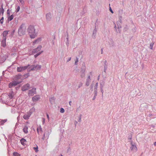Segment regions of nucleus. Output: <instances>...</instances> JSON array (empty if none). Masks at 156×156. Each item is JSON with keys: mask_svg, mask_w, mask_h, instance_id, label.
<instances>
[{"mask_svg": "<svg viewBox=\"0 0 156 156\" xmlns=\"http://www.w3.org/2000/svg\"><path fill=\"white\" fill-rule=\"evenodd\" d=\"M35 29L34 26L30 25L28 27L27 31L31 38H34L37 36V34L35 32Z\"/></svg>", "mask_w": 156, "mask_h": 156, "instance_id": "nucleus-1", "label": "nucleus"}, {"mask_svg": "<svg viewBox=\"0 0 156 156\" xmlns=\"http://www.w3.org/2000/svg\"><path fill=\"white\" fill-rule=\"evenodd\" d=\"M26 27L25 24L22 23L19 27L18 30V34L19 36H22L25 34Z\"/></svg>", "mask_w": 156, "mask_h": 156, "instance_id": "nucleus-2", "label": "nucleus"}, {"mask_svg": "<svg viewBox=\"0 0 156 156\" xmlns=\"http://www.w3.org/2000/svg\"><path fill=\"white\" fill-rule=\"evenodd\" d=\"M86 70V68L85 66V64L84 63H83L82 64V68L81 69V70L80 71V76L82 78H83L85 76V72Z\"/></svg>", "mask_w": 156, "mask_h": 156, "instance_id": "nucleus-3", "label": "nucleus"}, {"mask_svg": "<svg viewBox=\"0 0 156 156\" xmlns=\"http://www.w3.org/2000/svg\"><path fill=\"white\" fill-rule=\"evenodd\" d=\"M30 66V65H28L27 66H20L18 67L17 68V70L18 72H21L23 71L26 69H27L28 68L29 66Z\"/></svg>", "mask_w": 156, "mask_h": 156, "instance_id": "nucleus-4", "label": "nucleus"}, {"mask_svg": "<svg viewBox=\"0 0 156 156\" xmlns=\"http://www.w3.org/2000/svg\"><path fill=\"white\" fill-rule=\"evenodd\" d=\"M30 84L29 83H27L21 87V90L23 91H24L28 90L30 88Z\"/></svg>", "mask_w": 156, "mask_h": 156, "instance_id": "nucleus-5", "label": "nucleus"}, {"mask_svg": "<svg viewBox=\"0 0 156 156\" xmlns=\"http://www.w3.org/2000/svg\"><path fill=\"white\" fill-rule=\"evenodd\" d=\"M41 48L42 46L41 45H39L37 48L33 50L32 51V53L35 54L37 52L41 50Z\"/></svg>", "mask_w": 156, "mask_h": 156, "instance_id": "nucleus-6", "label": "nucleus"}, {"mask_svg": "<svg viewBox=\"0 0 156 156\" xmlns=\"http://www.w3.org/2000/svg\"><path fill=\"white\" fill-rule=\"evenodd\" d=\"M147 105L146 103H144L140 105V108L141 110H144L147 108Z\"/></svg>", "mask_w": 156, "mask_h": 156, "instance_id": "nucleus-7", "label": "nucleus"}, {"mask_svg": "<svg viewBox=\"0 0 156 156\" xmlns=\"http://www.w3.org/2000/svg\"><path fill=\"white\" fill-rule=\"evenodd\" d=\"M35 88H33L32 89L29 90L28 95H32L33 93H35L36 92Z\"/></svg>", "mask_w": 156, "mask_h": 156, "instance_id": "nucleus-8", "label": "nucleus"}, {"mask_svg": "<svg viewBox=\"0 0 156 156\" xmlns=\"http://www.w3.org/2000/svg\"><path fill=\"white\" fill-rule=\"evenodd\" d=\"M131 146L130 147V149L132 151H136L137 150V147L136 146L134 145L133 144V142L131 141Z\"/></svg>", "mask_w": 156, "mask_h": 156, "instance_id": "nucleus-9", "label": "nucleus"}, {"mask_svg": "<svg viewBox=\"0 0 156 156\" xmlns=\"http://www.w3.org/2000/svg\"><path fill=\"white\" fill-rule=\"evenodd\" d=\"M6 38H3L1 41V45L3 47H5L6 46Z\"/></svg>", "mask_w": 156, "mask_h": 156, "instance_id": "nucleus-10", "label": "nucleus"}, {"mask_svg": "<svg viewBox=\"0 0 156 156\" xmlns=\"http://www.w3.org/2000/svg\"><path fill=\"white\" fill-rule=\"evenodd\" d=\"M91 81V79L90 78V76H89L86 79V85L88 86L90 85V83Z\"/></svg>", "mask_w": 156, "mask_h": 156, "instance_id": "nucleus-11", "label": "nucleus"}, {"mask_svg": "<svg viewBox=\"0 0 156 156\" xmlns=\"http://www.w3.org/2000/svg\"><path fill=\"white\" fill-rule=\"evenodd\" d=\"M40 99V97L38 95H36L32 98V100L34 102L38 101Z\"/></svg>", "mask_w": 156, "mask_h": 156, "instance_id": "nucleus-12", "label": "nucleus"}, {"mask_svg": "<svg viewBox=\"0 0 156 156\" xmlns=\"http://www.w3.org/2000/svg\"><path fill=\"white\" fill-rule=\"evenodd\" d=\"M28 72H30L31 71L34 70V65H32L29 66L27 69Z\"/></svg>", "mask_w": 156, "mask_h": 156, "instance_id": "nucleus-13", "label": "nucleus"}, {"mask_svg": "<svg viewBox=\"0 0 156 156\" xmlns=\"http://www.w3.org/2000/svg\"><path fill=\"white\" fill-rule=\"evenodd\" d=\"M51 15L50 13H47L46 15V19L47 20L50 21L51 19Z\"/></svg>", "mask_w": 156, "mask_h": 156, "instance_id": "nucleus-14", "label": "nucleus"}, {"mask_svg": "<svg viewBox=\"0 0 156 156\" xmlns=\"http://www.w3.org/2000/svg\"><path fill=\"white\" fill-rule=\"evenodd\" d=\"M97 32V30L96 29V26H95V29L93 30L92 34V37L94 39H95L96 38L95 36Z\"/></svg>", "mask_w": 156, "mask_h": 156, "instance_id": "nucleus-15", "label": "nucleus"}, {"mask_svg": "<svg viewBox=\"0 0 156 156\" xmlns=\"http://www.w3.org/2000/svg\"><path fill=\"white\" fill-rule=\"evenodd\" d=\"M9 32V31L5 30L2 33V35L3 36V38H6V36L8 34Z\"/></svg>", "mask_w": 156, "mask_h": 156, "instance_id": "nucleus-16", "label": "nucleus"}, {"mask_svg": "<svg viewBox=\"0 0 156 156\" xmlns=\"http://www.w3.org/2000/svg\"><path fill=\"white\" fill-rule=\"evenodd\" d=\"M20 141L21 144L23 145H24L25 144V143L27 142V141L26 139L23 138L21 139L20 140Z\"/></svg>", "mask_w": 156, "mask_h": 156, "instance_id": "nucleus-17", "label": "nucleus"}, {"mask_svg": "<svg viewBox=\"0 0 156 156\" xmlns=\"http://www.w3.org/2000/svg\"><path fill=\"white\" fill-rule=\"evenodd\" d=\"M55 100V98L54 97L51 98L49 99V101L52 105L54 103Z\"/></svg>", "mask_w": 156, "mask_h": 156, "instance_id": "nucleus-18", "label": "nucleus"}, {"mask_svg": "<svg viewBox=\"0 0 156 156\" xmlns=\"http://www.w3.org/2000/svg\"><path fill=\"white\" fill-rule=\"evenodd\" d=\"M16 79L17 80H18L19 79H21V80H23V76L20 74H18V75H16Z\"/></svg>", "mask_w": 156, "mask_h": 156, "instance_id": "nucleus-19", "label": "nucleus"}, {"mask_svg": "<svg viewBox=\"0 0 156 156\" xmlns=\"http://www.w3.org/2000/svg\"><path fill=\"white\" fill-rule=\"evenodd\" d=\"M100 87H103L105 84V82L103 80H101L100 81Z\"/></svg>", "mask_w": 156, "mask_h": 156, "instance_id": "nucleus-20", "label": "nucleus"}, {"mask_svg": "<svg viewBox=\"0 0 156 156\" xmlns=\"http://www.w3.org/2000/svg\"><path fill=\"white\" fill-rule=\"evenodd\" d=\"M7 121V119H5L4 120H2L0 121V125H3L4 123L6 122Z\"/></svg>", "mask_w": 156, "mask_h": 156, "instance_id": "nucleus-21", "label": "nucleus"}, {"mask_svg": "<svg viewBox=\"0 0 156 156\" xmlns=\"http://www.w3.org/2000/svg\"><path fill=\"white\" fill-rule=\"evenodd\" d=\"M39 131H40L41 132V133L43 132L42 128H41V126H40L39 127L37 128V133H38L39 134Z\"/></svg>", "mask_w": 156, "mask_h": 156, "instance_id": "nucleus-22", "label": "nucleus"}, {"mask_svg": "<svg viewBox=\"0 0 156 156\" xmlns=\"http://www.w3.org/2000/svg\"><path fill=\"white\" fill-rule=\"evenodd\" d=\"M28 128L27 126H25L23 129V131L25 133H28Z\"/></svg>", "mask_w": 156, "mask_h": 156, "instance_id": "nucleus-23", "label": "nucleus"}, {"mask_svg": "<svg viewBox=\"0 0 156 156\" xmlns=\"http://www.w3.org/2000/svg\"><path fill=\"white\" fill-rule=\"evenodd\" d=\"M30 116V115H29L25 114L24 115L23 117L25 119L27 120L29 119Z\"/></svg>", "mask_w": 156, "mask_h": 156, "instance_id": "nucleus-24", "label": "nucleus"}, {"mask_svg": "<svg viewBox=\"0 0 156 156\" xmlns=\"http://www.w3.org/2000/svg\"><path fill=\"white\" fill-rule=\"evenodd\" d=\"M8 96H9V98H10L11 99H12L13 97V92H12L9 93L8 95Z\"/></svg>", "mask_w": 156, "mask_h": 156, "instance_id": "nucleus-25", "label": "nucleus"}, {"mask_svg": "<svg viewBox=\"0 0 156 156\" xmlns=\"http://www.w3.org/2000/svg\"><path fill=\"white\" fill-rule=\"evenodd\" d=\"M21 82V81L20 82H17L16 81H14L12 83L13 85V86H15L17 85L18 84H19Z\"/></svg>", "mask_w": 156, "mask_h": 156, "instance_id": "nucleus-26", "label": "nucleus"}, {"mask_svg": "<svg viewBox=\"0 0 156 156\" xmlns=\"http://www.w3.org/2000/svg\"><path fill=\"white\" fill-rule=\"evenodd\" d=\"M2 7L0 8V13L2 14V15H3L4 12V9L3 8V5H1Z\"/></svg>", "mask_w": 156, "mask_h": 156, "instance_id": "nucleus-27", "label": "nucleus"}, {"mask_svg": "<svg viewBox=\"0 0 156 156\" xmlns=\"http://www.w3.org/2000/svg\"><path fill=\"white\" fill-rule=\"evenodd\" d=\"M41 41V38H38L36 40H35L33 42V44H35L37 42H39Z\"/></svg>", "mask_w": 156, "mask_h": 156, "instance_id": "nucleus-28", "label": "nucleus"}, {"mask_svg": "<svg viewBox=\"0 0 156 156\" xmlns=\"http://www.w3.org/2000/svg\"><path fill=\"white\" fill-rule=\"evenodd\" d=\"M14 16L13 15H12L10 16H9V17L8 18V20L9 21H10L12 20Z\"/></svg>", "mask_w": 156, "mask_h": 156, "instance_id": "nucleus-29", "label": "nucleus"}, {"mask_svg": "<svg viewBox=\"0 0 156 156\" xmlns=\"http://www.w3.org/2000/svg\"><path fill=\"white\" fill-rule=\"evenodd\" d=\"M43 52V51H41L37 53L34 55L35 58H36L39 55L41 54Z\"/></svg>", "mask_w": 156, "mask_h": 156, "instance_id": "nucleus-30", "label": "nucleus"}, {"mask_svg": "<svg viewBox=\"0 0 156 156\" xmlns=\"http://www.w3.org/2000/svg\"><path fill=\"white\" fill-rule=\"evenodd\" d=\"M29 76V73H27L25 74L23 76V79L25 78H27Z\"/></svg>", "mask_w": 156, "mask_h": 156, "instance_id": "nucleus-31", "label": "nucleus"}, {"mask_svg": "<svg viewBox=\"0 0 156 156\" xmlns=\"http://www.w3.org/2000/svg\"><path fill=\"white\" fill-rule=\"evenodd\" d=\"M44 133L45 134V135H46V137H47V138L48 139L50 135L49 132L48 131H47L45 132Z\"/></svg>", "mask_w": 156, "mask_h": 156, "instance_id": "nucleus-32", "label": "nucleus"}, {"mask_svg": "<svg viewBox=\"0 0 156 156\" xmlns=\"http://www.w3.org/2000/svg\"><path fill=\"white\" fill-rule=\"evenodd\" d=\"M119 16L122 15L123 14V10L122 9H120L119 10Z\"/></svg>", "mask_w": 156, "mask_h": 156, "instance_id": "nucleus-33", "label": "nucleus"}, {"mask_svg": "<svg viewBox=\"0 0 156 156\" xmlns=\"http://www.w3.org/2000/svg\"><path fill=\"white\" fill-rule=\"evenodd\" d=\"M36 67V70H39L41 69V66L39 65H37L35 66Z\"/></svg>", "mask_w": 156, "mask_h": 156, "instance_id": "nucleus-34", "label": "nucleus"}, {"mask_svg": "<svg viewBox=\"0 0 156 156\" xmlns=\"http://www.w3.org/2000/svg\"><path fill=\"white\" fill-rule=\"evenodd\" d=\"M14 156H20V154L17 152H14L13 153Z\"/></svg>", "mask_w": 156, "mask_h": 156, "instance_id": "nucleus-35", "label": "nucleus"}, {"mask_svg": "<svg viewBox=\"0 0 156 156\" xmlns=\"http://www.w3.org/2000/svg\"><path fill=\"white\" fill-rule=\"evenodd\" d=\"M104 72L106 73V71L107 69V64H105L104 65Z\"/></svg>", "mask_w": 156, "mask_h": 156, "instance_id": "nucleus-36", "label": "nucleus"}, {"mask_svg": "<svg viewBox=\"0 0 156 156\" xmlns=\"http://www.w3.org/2000/svg\"><path fill=\"white\" fill-rule=\"evenodd\" d=\"M154 44V42H152V43H151L150 45V48L151 49H153V45Z\"/></svg>", "mask_w": 156, "mask_h": 156, "instance_id": "nucleus-37", "label": "nucleus"}, {"mask_svg": "<svg viewBox=\"0 0 156 156\" xmlns=\"http://www.w3.org/2000/svg\"><path fill=\"white\" fill-rule=\"evenodd\" d=\"M122 15L119 16V22H120L121 23H122Z\"/></svg>", "mask_w": 156, "mask_h": 156, "instance_id": "nucleus-38", "label": "nucleus"}, {"mask_svg": "<svg viewBox=\"0 0 156 156\" xmlns=\"http://www.w3.org/2000/svg\"><path fill=\"white\" fill-rule=\"evenodd\" d=\"M129 29V27L127 25H126L125 27L124 28L123 30L125 31H126Z\"/></svg>", "mask_w": 156, "mask_h": 156, "instance_id": "nucleus-39", "label": "nucleus"}, {"mask_svg": "<svg viewBox=\"0 0 156 156\" xmlns=\"http://www.w3.org/2000/svg\"><path fill=\"white\" fill-rule=\"evenodd\" d=\"M20 7L19 6H18L17 7V8L16 9V12H18L20 10Z\"/></svg>", "mask_w": 156, "mask_h": 156, "instance_id": "nucleus-40", "label": "nucleus"}, {"mask_svg": "<svg viewBox=\"0 0 156 156\" xmlns=\"http://www.w3.org/2000/svg\"><path fill=\"white\" fill-rule=\"evenodd\" d=\"M117 24L118 25V29H121L122 27L120 25L119 22H117Z\"/></svg>", "mask_w": 156, "mask_h": 156, "instance_id": "nucleus-41", "label": "nucleus"}, {"mask_svg": "<svg viewBox=\"0 0 156 156\" xmlns=\"http://www.w3.org/2000/svg\"><path fill=\"white\" fill-rule=\"evenodd\" d=\"M98 85V83H96V84L95 85L94 90H97Z\"/></svg>", "mask_w": 156, "mask_h": 156, "instance_id": "nucleus-42", "label": "nucleus"}, {"mask_svg": "<svg viewBox=\"0 0 156 156\" xmlns=\"http://www.w3.org/2000/svg\"><path fill=\"white\" fill-rule=\"evenodd\" d=\"M9 88H11L13 87V85L12 83L11 82L9 83Z\"/></svg>", "mask_w": 156, "mask_h": 156, "instance_id": "nucleus-43", "label": "nucleus"}, {"mask_svg": "<svg viewBox=\"0 0 156 156\" xmlns=\"http://www.w3.org/2000/svg\"><path fill=\"white\" fill-rule=\"evenodd\" d=\"M82 116V115L80 114V115L79 116V120H78V122H80L81 121V117Z\"/></svg>", "mask_w": 156, "mask_h": 156, "instance_id": "nucleus-44", "label": "nucleus"}, {"mask_svg": "<svg viewBox=\"0 0 156 156\" xmlns=\"http://www.w3.org/2000/svg\"><path fill=\"white\" fill-rule=\"evenodd\" d=\"M64 112H65V110L63 108H61L60 109V112L61 113H63Z\"/></svg>", "mask_w": 156, "mask_h": 156, "instance_id": "nucleus-45", "label": "nucleus"}, {"mask_svg": "<svg viewBox=\"0 0 156 156\" xmlns=\"http://www.w3.org/2000/svg\"><path fill=\"white\" fill-rule=\"evenodd\" d=\"M38 147H34V149L35 151L36 152H37L38 151Z\"/></svg>", "mask_w": 156, "mask_h": 156, "instance_id": "nucleus-46", "label": "nucleus"}, {"mask_svg": "<svg viewBox=\"0 0 156 156\" xmlns=\"http://www.w3.org/2000/svg\"><path fill=\"white\" fill-rule=\"evenodd\" d=\"M4 20V17H2L0 20V22L1 24H2L3 23Z\"/></svg>", "mask_w": 156, "mask_h": 156, "instance_id": "nucleus-47", "label": "nucleus"}, {"mask_svg": "<svg viewBox=\"0 0 156 156\" xmlns=\"http://www.w3.org/2000/svg\"><path fill=\"white\" fill-rule=\"evenodd\" d=\"M78 62V58L77 57H76V60L75 62V64L76 65H77V62Z\"/></svg>", "mask_w": 156, "mask_h": 156, "instance_id": "nucleus-48", "label": "nucleus"}, {"mask_svg": "<svg viewBox=\"0 0 156 156\" xmlns=\"http://www.w3.org/2000/svg\"><path fill=\"white\" fill-rule=\"evenodd\" d=\"M103 87H100L101 90V92L102 93V96H103V93H104V90H103Z\"/></svg>", "mask_w": 156, "mask_h": 156, "instance_id": "nucleus-49", "label": "nucleus"}, {"mask_svg": "<svg viewBox=\"0 0 156 156\" xmlns=\"http://www.w3.org/2000/svg\"><path fill=\"white\" fill-rule=\"evenodd\" d=\"M94 95H95V96H97V94H98L97 90H94Z\"/></svg>", "mask_w": 156, "mask_h": 156, "instance_id": "nucleus-50", "label": "nucleus"}, {"mask_svg": "<svg viewBox=\"0 0 156 156\" xmlns=\"http://www.w3.org/2000/svg\"><path fill=\"white\" fill-rule=\"evenodd\" d=\"M7 13L8 16H10V11H9V9L7 10Z\"/></svg>", "mask_w": 156, "mask_h": 156, "instance_id": "nucleus-51", "label": "nucleus"}, {"mask_svg": "<svg viewBox=\"0 0 156 156\" xmlns=\"http://www.w3.org/2000/svg\"><path fill=\"white\" fill-rule=\"evenodd\" d=\"M82 85H83V83H81V82L80 83L79 85L78 88H80V87H81L82 86Z\"/></svg>", "mask_w": 156, "mask_h": 156, "instance_id": "nucleus-52", "label": "nucleus"}, {"mask_svg": "<svg viewBox=\"0 0 156 156\" xmlns=\"http://www.w3.org/2000/svg\"><path fill=\"white\" fill-rule=\"evenodd\" d=\"M132 135H130V136H129V137H128V139L129 140H131L132 139Z\"/></svg>", "mask_w": 156, "mask_h": 156, "instance_id": "nucleus-53", "label": "nucleus"}, {"mask_svg": "<svg viewBox=\"0 0 156 156\" xmlns=\"http://www.w3.org/2000/svg\"><path fill=\"white\" fill-rule=\"evenodd\" d=\"M45 133H44V135L42 138V139L43 140H44V138H45Z\"/></svg>", "mask_w": 156, "mask_h": 156, "instance_id": "nucleus-54", "label": "nucleus"}, {"mask_svg": "<svg viewBox=\"0 0 156 156\" xmlns=\"http://www.w3.org/2000/svg\"><path fill=\"white\" fill-rule=\"evenodd\" d=\"M109 10L112 13H114L113 11H112V9L110 7Z\"/></svg>", "mask_w": 156, "mask_h": 156, "instance_id": "nucleus-55", "label": "nucleus"}, {"mask_svg": "<svg viewBox=\"0 0 156 156\" xmlns=\"http://www.w3.org/2000/svg\"><path fill=\"white\" fill-rule=\"evenodd\" d=\"M121 30L120 29H118V31H116L117 32V33H121Z\"/></svg>", "mask_w": 156, "mask_h": 156, "instance_id": "nucleus-56", "label": "nucleus"}, {"mask_svg": "<svg viewBox=\"0 0 156 156\" xmlns=\"http://www.w3.org/2000/svg\"><path fill=\"white\" fill-rule=\"evenodd\" d=\"M15 32V30H13L11 33V34H12V35L14 34Z\"/></svg>", "mask_w": 156, "mask_h": 156, "instance_id": "nucleus-57", "label": "nucleus"}, {"mask_svg": "<svg viewBox=\"0 0 156 156\" xmlns=\"http://www.w3.org/2000/svg\"><path fill=\"white\" fill-rule=\"evenodd\" d=\"M20 3H22V4H23L24 3V1L23 0H19Z\"/></svg>", "mask_w": 156, "mask_h": 156, "instance_id": "nucleus-58", "label": "nucleus"}, {"mask_svg": "<svg viewBox=\"0 0 156 156\" xmlns=\"http://www.w3.org/2000/svg\"><path fill=\"white\" fill-rule=\"evenodd\" d=\"M150 126H151V127H150L151 128H154V125H151Z\"/></svg>", "mask_w": 156, "mask_h": 156, "instance_id": "nucleus-59", "label": "nucleus"}, {"mask_svg": "<svg viewBox=\"0 0 156 156\" xmlns=\"http://www.w3.org/2000/svg\"><path fill=\"white\" fill-rule=\"evenodd\" d=\"M96 96H95V95H94V96L93 97V99H92V100H94L96 98Z\"/></svg>", "mask_w": 156, "mask_h": 156, "instance_id": "nucleus-60", "label": "nucleus"}, {"mask_svg": "<svg viewBox=\"0 0 156 156\" xmlns=\"http://www.w3.org/2000/svg\"><path fill=\"white\" fill-rule=\"evenodd\" d=\"M71 59V58L70 57L67 60V62H69V61H70Z\"/></svg>", "mask_w": 156, "mask_h": 156, "instance_id": "nucleus-61", "label": "nucleus"}, {"mask_svg": "<svg viewBox=\"0 0 156 156\" xmlns=\"http://www.w3.org/2000/svg\"><path fill=\"white\" fill-rule=\"evenodd\" d=\"M43 122H42L44 124V123L45 122V119L44 118H43Z\"/></svg>", "mask_w": 156, "mask_h": 156, "instance_id": "nucleus-62", "label": "nucleus"}, {"mask_svg": "<svg viewBox=\"0 0 156 156\" xmlns=\"http://www.w3.org/2000/svg\"><path fill=\"white\" fill-rule=\"evenodd\" d=\"M107 61L106 60H105L104 62V64H107Z\"/></svg>", "mask_w": 156, "mask_h": 156, "instance_id": "nucleus-63", "label": "nucleus"}, {"mask_svg": "<svg viewBox=\"0 0 156 156\" xmlns=\"http://www.w3.org/2000/svg\"><path fill=\"white\" fill-rule=\"evenodd\" d=\"M47 117L48 119H49V116L48 115V114H47Z\"/></svg>", "mask_w": 156, "mask_h": 156, "instance_id": "nucleus-64", "label": "nucleus"}]
</instances>
